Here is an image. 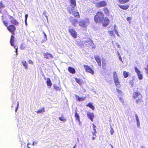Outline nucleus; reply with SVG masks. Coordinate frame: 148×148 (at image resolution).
<instances>
[{"mask_svg":"<svg viewBox=\"0 0 148 148\" xmlns=\"http://www.w3.org/2000/svg\"><path fill=\"white\" fill-rule=\"evenodd\" d=\"M89 21L88 18L81 20L78 22V25L82 28H85L89 24Z\"/></svg>","mask_w":148,"mask_h":148,"instance_id":"obj_1","label":"nucleus"},{"mask_svg":"<svg viewBox=\"0 0 148 148\" xmlns=\"http://www.w3.org/2000/svg\"><path fill=\"white\" fill-rule=\"evenodd\" d=\"M113 76L114 81L115 85L117 88H120L121 86L120 82L118 78V75L116 71H114L113 73Z\"/></svg>","mask_w":148,"mask_h":148,"instance_id":"obj_2","label":"nucleus"},{"mask_svg":"<svg viewBox=\"0 0 148 148\" xmlns=\"http://www.w3.org/2000/svg\"><path fill=\"white\" fill-rule=\"evenodd\" d=\"M103 18V14L101 12H99L95 16L94 20L96 23H99L102 22Z\"/></svg>","mask_w":148,"mask_h":148,"instance_id":"obj_3","label":"nucleus"},{"mask_svg":"<svg viewBox=\"0 0 148 148\" xmlns=\"http://www.w3.org/2000/svg\"><path fill=\"white\" fill-rule=\"evenodd\" d=\"M3 23L7 27V28L8 29L11 33H13L15 30H16V28L15 26L13 25H11L8 27H7L8 23L6 22L5 21H3Z\"/></svg>","mask_w":148,"mask_h":148,"instance_id":"obj_4","label":"nucleus"},{"mask_svg":"<svg viewBox=\"0 0 148 148\" xmlns=\"http://www.w3.org/2000/svg\"><path fill=\"white\" fill-rule=\"evenodd\" d=\"M68 10L70 13H72L75 17H78L79 16L78 12L75 11L74 9H71V7H69L68 8Z\"/></svg>","mask_w":148,"mask_h":148,"instance_id":"obj_5","label":"nucleus"},{"mask_svg":"<svg viewBox=\"0 0 148 148\" xmlns=\"http://www.w3.org/2000/svg\"><path fill=\"white\" fill-rule=\"evenodd\" d=\"M134 69L135 71L137 74L138 75V77L139 79L140 80H142L143 79V77L142 74L141 72L140 71V70L138 69L137 67H134Z\"/></svg>","mask_w":148,"mask_h":148,"instance_id":"obj_6","label":"nucleus"},{"mask_svg":"<svg viewBox=\"0 0 148 148\" xmlns=\"http://www.w3.org/2000/svg\"><path fill=\"white\" fill-rule=\"evenodd\" d=\"M84 67L86 72L90 73L92 75L94 74V71L88 66L86 65H84Z\"/></svg>","mask_w":148,"mask_h":148,"instance_id":"obj_7","label":"nucleus"},{"mask_svg":"<svg viewBox=\"0 0 148 148\" xmlns=\"http://www.w3.org/2000/svg\"><path fill=\"white\" fill-rule=\"evenodd\" d=\"M69 32L71 36L74 38H77V33L74 29H69Z\"/></svg>","mask_w":148,"mask_h":148,"instance_id":"obj_8","label":"nucleus"},{"mask_svg":"<svg viewBox=\"0 0 148 148\" xmlns=\"http://www.w3.org/2000/svg\"><path fill=\"white\" fill-rule=\"evenodd\" d=\"M14 36H13V35H12L11 36V38H10V43L11 45L12 46H13L14 48L15 49H16L15 52L16 53V55H17V49H18V48L16 47V46H14Z\"/></svg>","mask_w":148,"mask_h":148,"instance_id":"obj_9","label":"nucleus"},{"mask_svg":"<svg viewBox=\"0 0 148 148\" xmlns=\"http://www.w3.org/2000/svg\"><path fill=\"white\" fill-rule=\"evenodd\" d=\"M8 18L12 23L15 25H17L18 24V23L12 16H8Z\"/></svg>","mask_w":148,"mask_h":148,"instance_id":"obj_10","label":"nucleus"},{"mask_svg":"<svg viewBox=\"0 0 148 148\" xmlns=\"http://www.w3.org/2000/svg\"><path fill=\"white\" fill-rule=\"evenodd\" d=\"M43 56L45 58L49 60L52 59L53 57V56L48 53H44Z\"/></svg>","mask_w":148,"mask_h":148,"instance_id":"obj_11","label":"nucleus"},{"mask_svg":"<svg viewBox=\"0 0 148 148\" xmlns=\"http://www.w3.org/2000/svg\"><path fill=\"white\" fill-rule=\"evenodd\" d=\"M70 6L69 8L71 7V9H74L76 5V2L75 0H71L70 1Z\"/></svg>","mask_w":148,"mask_h":148,"instance_id":"obj_12","label":"nucleus"},{"mask_svg":"<svg viewBox=\"0 0 148 148\" xmlns=\"http://www.w3.org/2000/svg\"><path fill=\"white\" fill-rule=\"evenodd\" d=\"M71 24L74 26H77V24H78V22L77 19L72 18L71 20Z\"/></svg>","mask_w":148,"mask_h":148,"instance_id":"obj_13","label":"nucleus"},{"mask_svg":"<svg viewBox=\"0 0 148 148\" xmlns=\"http://www.w3.org/2000/svg\"><path fill=\"white\" fill-rule=\"evenodd\" d=\"M109 19L107 18H105L104 20L103 21V25L104 26H107L109 23Z\"/></svg>","mask_w":148,"mask_h":148,"instance_id":"obj_14","label":"nucleus"},{"mask_svg":"<svg viewBox=\"0 0 148 148\" xmlns=\"http://www.w3.org/2000/svg\"><path fill=\"white\" fill-rule=\"evenodd\" d=\"M95 58L97 62L98 65L101 66V60L99 57L98 56H95Z\"/></svg>","mask_w":148,"mask_h":148,"instance_id":"obj_15","label":"nucleus"},{"mask_svg":"<svg viewBox=\"0 0 148 148\" xmlns=\"http://www.w3.org/2000/svg\"><path fill=\"white\" fill-rule=\"evenodd\" d=\"M85 45H90V46H92L93 44V42L92 40H90V39H88V40L87 41H86L85 42Z\"/></svg>","mask_w":148,"mask_h":148,"instance_id":"obj_16","label":"nucleus"},{"mask_svg":"<svg viewBox=\"0 0 148 148\" xmlns=\"http://www.w3.org/2000/svg\"><path fill=\"white\" fill-rule=\"evenodd\" d=\"M87 115L88 118L90 119L92 121H93V119L94 117L93 113L89 112L87 113Z\"/></svg>","mask_w":148,"mask_h":148,"instance_id":"obj_17","label":"nucleus"},{"mask_svg":"<svg viewBox=\"0 0 148 148\" xmlns=\"http://www.w3.org/2000/svg\"><path fill=\"white\" fill-rule=\"evenodd\" d=\"M107 5L105 1H102L99 3L98 5L99 7L106 6Z\"/></svg>","mask_w":148,"mask_h":148,"instance_id":"obj_18","label":"nucleus"},{"mask_svg":"<svg viewBox=\"0 0 148 148\" xmlns=\"http://www.w3.org/2000/svg\"><path fill=\"white\" fill-rule=\"evenodd\" d=\"M120 8L123 10H127L128 7L129 5H119Z\"/></svg>","mask_w":148,"mask_h":148,"instance_id":"obj_19","label":"nucleus"},{"mask_svg":"<svg viewBox=\"0 0 148 148\" xmlns=\"http://www.w3.org/2000/svg\"><path fill=\"white\" fill-rule=\"evenodd\" d=\"M68 70L70 73L72 74H74L75 73V69L72 67H69L68 68Z\"/></svg>","mask_w":148,"mask_h":148,"instance_id":"obj_20","label":"nucleus"},{"mask_svg":"<svg viewBox=\"0 0 148 148\" xmlns=\"http://www.w3.org/2000/svg\"><path fill=\"white\" fill-rule=\"evenodd\" d=\"M45 112L44 108H42L41 109L39 110L38 111L36 112V113L37 114H42Z\"/></svg>","mask_w":148,"mask_h":148,"instance_id":"obj_21","label":"nucleus"},{"mask_svg":"<svg viewBox=\"0 0 148 148\" xmlns=\"http://www.w3.org/2000/svg\"><path fill=\"white\" fill-rule=\"evenodd\" d=\"M140 96V94L137 92H134L133 95V97L134 99Z\"/></svg>","mask_w":148,"mask_h":148,"instance_id":"obj_22","label":"nucleus"},{"mask_svg":"<svg viewBox=\"0 0 148 148\" xmlns=\"http://www.w3.org/2000/svg\"><path fill=\"white\" fill-rule=\"evenodd\" d=\"M22 64L24 66L25 69H27L28 68V64L26 61L23 60L22 62Z\"/></svg>","mask_w":148,"mask_h":148,"instance_id":"obj_23","label":"nucleus"},{"mask_svg":"<svg viewBox=\"0 0 148 148\" xmlns=\"http://www.w3.org/2000/svg\"><path fill=\"white\" fill-rule=\"evenodd\" d=\"M76 98L77 100L79 101H82L85 99V97H80L77 95H76Z\"/></svg>","mask_w":148,"mask_h":148,"instance_id":"obj_24","label":"nucleus"},{"mask_svg":"<svg viewBox=\"0 0 148 148\" xmlns=\"http://www.w3.org/2000/svg\"><path fill=\"white\" fill-rule=\"evenodd\" d=\"M47 85L48 86H51V82L50 79L48 78L47 81Z\"/></svg>","mask_w":148,"mask_h":148,"instance_id":"obj_25","label":"nucleus"},{"mask_svg":"<svg viewBox=\"0 0 148 148\" xmlns=\"http://www.w3.org/2000/svg\"><path fill=\"white\" fill-rule=\"evenodd\" d=\"M86 106H87L89 107L90 108L92 109V110H94V107L91 103H89Z\"/></svg>","mask_w":148,"mask_h":148,"instance_id":"obj_26","label":"nucleus"},{"mask_svg":"<svg viewBox=\"0 0 148 148\" xmlns=\"http://www.w3.org/2000/svg\"><path fill=\"white\" fill-rule=\"evenodd\" d=\"M75 117L76 119L79 122L80 121L79 117L78 114L76 112L75 114Z\"/></svg>","mask_w":148,"mask_h":148,"instance_id":"obj_27","label":"nucleus"},{"mask_svg":"<svg viewBox=\"0 0 148 148\" xmlns=\"http://www.w3.org/2000/svg\"><path fill=\"white\" fill-rule=\"evenodd\" d=\"M130 0H119V2L121 3H124L127 2Z\"/></svg>","mask_w":148,"mask_h":148,"instance_id":"obj_28","label":"nucleus"},{"mask_svg":"<svg viewBox=\"0 0 148 148\" xmlns=\"http://www.w3.org/2000/svg\"><path fill=\"white\" fill-rule=\"evenodd\" d=\"M129 73L125 71H124L123 72V75L125 78L127 77Z\"/></svg>","mask_w":148,"mask_h":148,"instance_id":"obj_29","label":"nucleus"},{"mask_svg":"<svg viewBox=\"0 0 148 148\" xmlns=\"http://www.w3.org/2000/svg\"><path fill=\"white\" fill-rule=\"evenodd\" d=\"M59 119L61 121H62L64 122H65L66 121L65 119L63 117H60L59 118Z\"/></svg>","mask_w":148,"mask_h":148,"instance_id":"obj_30","label":"nucleus"},{"mask_svg":"<svg viewBox=\"0 0 148 148\" xmlns=\"http://www.w3.org/2000/svg\"><path fill=\"white\" fill-rule=\"evenodd\" d=\"M5 7V6L3 4L2 2H0V12L2 13L1 11V10L2 8H3Z\"/></svg>","mask_w":148,"mask_h":148,"instance_id":"obj_31","label":"nucleus"},{"mask_svg":"<svg viewBox=\"0 0 148 148\" xmlns=\"http://www.w3.org/2000/svg\"><path fill=\"white\" fill-rule=\"evenodd\" d=\"M126 19L128 21H129V23L130 24L132 18L130 17H128Z\"/></svg>","mask_w":148,"mask_h":148,"instance_id":"obj_32","label":"nucleus"},{"mask_svg":"<svg viewBox=\"0 0 148 148\" xmlns=\"http://www.w3.org/2000/svg\"><path fill=\"white\" fill-rule=\"evenodd\" d=\"M109 33L110 34V36H114V33L112 31H110L109 32Z\"/></svg>","mask_w":148,"mask_h":148,"instance_id":"obj_33","label":"nucleus"},{"mask_svg":"<svg viewBox=\"0 0 148 148\" xmlns=\"http://www.w3.org/2000/svg\"><path fill=\"white\" fill-rule=\"evenodd\" d=\"M75 81L77 82V83L79 84H81V81L80 80V79L77 78H75Z\"/></svg>","mask_w":148,"mask_h":148,"instance_id":"obj_34","label":"nucleus"},{"mask_svg":"<svg viewBox=\"0 0 148 148\" xmlns=\"http://www.w3.org/2000/svg\"><path fill=\"white\" fill-rule=\"evenodd\" d=\"M135 117L137 122H140L138 117L136 114L135 115Z\"/></svg>","mask_w":148,"mask_h":148,"instance_id":"obj_35","label":"nucleus"},{"mask_svg":"<svg viewBox=\"0 0 148 148\" xmlns=\"http://www.w3.org/2000/svg\"><path fill=\"white\" fill-rule=\"evenodd\" d=\"M114 131L112 127H111L110 133L112 135L114 133Z\"/></svg>","mask_w":148,"mask_h":148,"instance_id":"obj_36","label":"nucleus"},{"mask_svg":"<svg viewBox=\"0 0 148 148\" xmlns=\"http://www.w3.org/2000/svg\"><path fill=\"white\" fill-rule=\"evenodd\" d=\"M116 90L117 92L119 94L121 95V94L122 92L121 90L118 88H116Z\"/></svg>","mask_w":148,"mask_h":148,"instance_id":"obj_37","label":"nucleus"},{"mask_svg":"<svg viewBox=\"0 0 148 148\" xmlns=\"http://www.w3.org/2000/svg\"><path fill=\"white\" fill-rule=\"evenodd\" d=\"M114 32H115V34L117 35L118 36L120 37V35L119 34L118 32H117V30L116 29H115Z\"/></svg>","mask_w":148,"mask_h":148,"instance_id":"obj_38","label":"nucleus"},{"mask_svg":"<svg viewBox=\"0 0 148 148\" xmlns=\"http://www.w3.org/2000/svg\"><path fill=\"white\" fill-rule=\"evenodd\" d=\"M28 62L29 63V64H31L32 65L33 64H34V62H33V61H32L31 60H29L28 61Z\"/></svg>","mask_w":148,"mask_h":148,"instance_id":"obj_39","label":"nucleus"},{"mask_svg":"<svg viewBox=\"0 0 148 148\" xmlns=\"http://www.w3.org/2000/svg\"><path fill=\"white\" fill-rule=\"evenodd\" d=\"M92 135H94V134L96 132V129L95 128H93V131L92 132Z\"/></svg>","mask_w":148,"mask_h":148,"instance_id":"obj_40","label":"nucleus"},{"mask_svg":"<svg viewBox=\"0 0 148 148\" xmlns=\"http://www.w3.org/2000/svg\"><path fill=\"white\" fill-rule=\"evenodd\" d=\"M142 100V99H138L136 100V102L137 103H138L140 101Z\"/></svg>","mask_w":148,"mask_h":148,"instance_id":"obj_41","label":"nucleus"},{"mask_svg":"<svg viewBox=\"0 0 148 148\" xmlns=\"http://www.w3.org/2000/svg\"><path fill=\"white\" fill-rule=\"evenodd\" d=\"M119 100L120 101H121L122 103H123L124 100L122 98H121L120 97L119 98Z\"/></svg>","mask_w":148,"mask_h":148,"instance_id":"obj_42","label":"nucleus"},{"mask_svg":"<svg viewBox=\"0 0 148 148\" xmlns=\"http://www.w3.org/2000/svg\"><path fill=\"white\" fill-rule=\"evenodd\" d=\"M102 63L103 66V67L104 66L106 65V62L105 61H102Z\"/></svg>","mask_w":148,"mask_h":148,"instance_id":"obj_43","label":"nucleus"},{"mask_svg":"<svg viewBox=\"0 0 148 148\" xmlns=\"http://www.w3.org/2000/svg\"><path fill=\"white\" fill-rule=\"evenodd\" d=\"M38 143V142L37 141H34L33 142V144H32V145H37Z\"/></svg>","mask_w":148,"mask_h":148,"instance_id":"obj_44","label":"nucleus"},{"mask_svg":"<svg viewBox=\"0 0 148 148\" xmlns=\"http://www.w3.org/2000/svg\"><path fill=\"white\" fill-rule=\"evenodd\" d=\"M94 135H93V136H92V140H95V137L96 136V135L95 134H94Z\"/></svg>","mask_w":148,"mask_h":148,"instance_id":"obj_45","label":"nucleus"},{"mask_svg":"<svg viewBox=\"0 0 148 148\" xmlns=\"http://www.w3.org/2000/svg\"><path fill=\"white\" fill-rule=\"evenodd\" d=\"M54 88L56 89V90H58L59 89V87L55 85L54 86Z\"/></svg>","mask_w":148,"mask_h":148,"instance_id":"obj_46","label":"nucleus"},{"mask_svg":"<svg viewBox=\"0 0 148 148\" xmlns=\"http://www.w3.org/2000/svg\"><path fill=\"white\" fill-rule=\"evenodd\" d=\"M18 106H19V102H17V107L16 108V110H15V112H16V111H17V110L18 108Z\"/></svg>","mask_w":148,"mask_h":148,"instance_id":"obj_47","label":"nucleus"},{"mask_svg":"<svg viewBox=\"0 0 148 148\" xmlns=\"http://www.w3.org/2000/svg\"><path fill=\"white\" fill-rule=\"evenodd\" d=\"M43 34L44 35L45 37V40H46L47 39V35L45 34V32H43Z\"/></svg>","mask_w":148,"mask_h":148,"instance_id":"obj_48","label":"nucleus"},{"mask_svg":"<svg viewBox=\"0 0 148 148\" xmlns=\"http://www.w3.org/2000/svg\"><path fill=\"white\" fill-rule=\"evenodd\" d=\"M27 17H28V15L27 14H26L25 16V21H27Z\"/></svg>","mask_w":148,"mask_h":148,"instance_id":"obj_49","label":"nucleus"},{"mask_svg":"<svg viewBox=\"0 0 148 148\" xmlns=\"http://www.w3.org/2000/svg\"><path fill=\"white\" fill-rule=\"evenodd\" d=\"M24 47L23 46V44H21V49H24Z\"/></svg>","mask_w":148,"mask_h":148,"instance_id":"obj_50","label":"nucleus"},{"mask_svg":"<svg viewBox=\"0 0 148 148\" xmlns=\"http://www.w3.org/2000/svg\"><path fill=\"white\" fill-rule=\"evenodd\" d=\"M133 83H134L132 81H130V84L132 86L133 85Z\"/></svg>","mask_w":148,"mask_h":148,"instance_id":"obj_51","label":"nucleus"},{"mask_svg":"<svg viewBox=\"0 0 148 148\" xmlns=\"http://www.w3.org/2000/svg\"><path fill=\"white\" fill-rule=\"evenodd\" d=\"M137 125L138 127H139L140 126V122H137Z\"/></svg>","mask_w":148,"mask_h":148,"instance_id":"obj_52","label":"nucleus"},{"mask_svg":"<svg viewBox=\"0 0 148 148\" xmlns=\"http://www.w3.org/2000/svg\"><path fill=\"white\" fill-rule=\"evenodd\" d=\"M117 29V26H116V25H114V30H115V29H116V30Z\"/></svg>","mask_w":148,"mask_h":148,"instance_id":"obj_53","label":"nucleus"},{"mask_svg":"<svg viewBox=\"0 0 148 148\" xmlns=\"http://www.w3.org/2000/svg\"><path fill=\"white\" fill-rule=\"evenodd\" d=\"M117 47L118 48H120L121 47L120 46V45L119 44H117Z\"/></svg>","mask_w":148,"mask_h":148,"instance_id":"obj_54","label":"nucleus"},{"mask_svg":"<svg viewBox=\"0 0 148 148\" xmlns=\"http://www.w3.org/2000/svg\"><path fill=\"white\" fill-rule=\"evenodd\" d=\"M92 125H93V126H92L93 128H95L96 127V126L94 124H93Z\"/></svg>","mask_w":148,"mask_h":148,"instance_id":"obj_55","label":"nucleus"},{"mask_svg":"<svg viewBox=\"0 0 148 148\" xmlns=\"http://www.w3.org/2000/svg\"><path fill=\"white\" fill-rule=\"evenodd\" d=\"M29 143H28L27 144V147L28 148H31L30 147H29L28 146V145H29Z\"/></svg>","mask_w":148,"mask_h":148,"instance_id":"obj_56","label":"nucleus"},{"mask_svg":"<svg viewBox=\"0 0 148 148\" xmlns=\"http://www.w3.org/2000/svg\"><path fill=\"white\" fill-rule=\"evenodd\" d=\"M106 9V13L107 12H108V9H107V8H106V9Z\"/></svg>","mask_w":148,"mask_h":148,"instance_id":"obj_57","label":"nucleus"},{"mask_svg":"<svg viewBox=\"0 0 148 148\" xmlns=\"http://www.w3.org/2000/svg\"><path fill=\"white\" fill-rule=\"evenodd\" d=\"M95 47H95V46H93L92 47V48L93 49H95Z\"/></svg>","mask_w":148,"mask_h":148,"instance_id":"obj_58","label":"nucleus"},{"mask_svg":"<svg viewBox=\"0 0 148 148\" xmlns=\"http://www.w3.org/2000/svg\"><path fill=\"white\" fill-rule=\"evenodd\" d=\"M119 59L121 61H122L121 58V57H119Z\"/></svg>","mask_w":148,"mask_h":148,"instance_id":"obj_59","label":"nucleus"},{"mask_svg":"<svg viewBox=\"0 0 148 148\" xmlns=\"http://www.w3.org/2000/svg\"><path fill=\"white\" fill-rule=\"evenodd\" d=\"M25 22L26 25H27V21H25Z\"/></svg>","mask_w":148,"mask_h":148,"instance_id":"obj_60","label":"nucleus"},{"mask_svg":"<svg viewBox=\"0 0 148 148\" xmlns=\"http://www.w3.org/2000/svg\"><path fill=\"white\" fill-rule=\"evenodd\" d=\"M146 72L147 73H148V69H146Z\"/></svg>","mask_w":148,"mask_h":148,"instance_id":"obj_61","label":"nucleus"},{"mask_svg":"<svg viewBox=\"0 0 148 148\" xmlns=\"http://www.w3.org/2000/svg\"><path fill=\"white\" fill-rule=\"evenodd\" d=\"M2 20H3V16H2Z\"/></svg>","mask_w":148,"mask_h":148,"instance_id":"obj_62","label":"nucleus"},{"mask_svg":"<svg viewBox=\"0 0 148 148\" xmlns=\"http://www.w3.org/2000/svg\"><path fill=\"white\" fill-rule=\"evenodd\" d=\"M142 148H145L144 147H142Z\"/></svg>","mask_w":148,"mask_h":148,"instance_id":"obj_63","label":"nucleus"},{"mask_svg":"<svg viewBox=\"0 0 148 148\" xmlns=\"http://www.w3.org/2000/svg\"><path fill=\"white\" fill-rule=\"evenodd\" d=\"M111 147H112V148H113V147L112 146V145H111Z\"/></svg>","mask_w":148,"mask_h":148,"instance_id":"obj_64","label":"nucleus"}]
</instances>
